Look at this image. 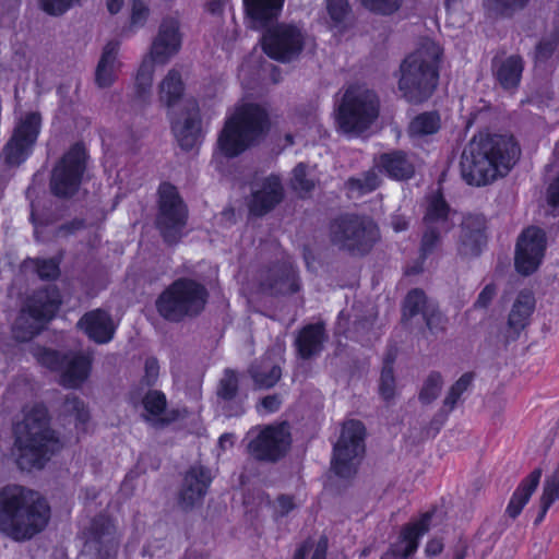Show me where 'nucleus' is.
Listing matches in <instances>:
<instances>
[{
	"label": "nucleus",
	"mask_w": 559,
	"mask_h": 559,
	"mask_svg": "<svg viewBox=\"0 0 559 559\" xmlns=\"http://www.w3.org/2000/svg\"><path fill=\"white\" fill-rule=\"evenodd\" d=\"M520 156L512 136H474L462 154V176L467 183L486 186L506 176Z\"/></svg>",
	"instance_id": "1"
},
{
	"label": "nucleus",
	"mask_w": 559,
	"mask_h": 559,
	"mask_svg": "<svg viewBox=\"0 0 559 559\" xmlns=\"http://www.w3.org/2000/svg\"><path fill=\"white\" fill-rule=\"evenodd\" d=\"M50 508L36 491L10 485L0 491V531L14 540H25L48 524Z\"/></svg>",
	"instance_id": "2"
},
{
	"label": "nucleus",
	"mask_w": 559,
	"mask_h": 559,
	"mask_svg": "<svg viewBox=\"0 0 559 559\" xmlns=\"http://www.w3.org/2000/svg\"><path fill=\"white\" fill-rule=\"evenodd\" d=\"M14 454L21 469L41 468L61 448L59 439L49 427L46 407L34 405L24 408V417L14 427Z\"/></svg>",
	"instance_id": "3"
},
{
	"label": "nucleus",
	"mask_w": 559,
	"mask_h": 559,
	"mask_svg": "<svg viewBox=\"0 0 559 559\" xmlns=\"http://www.w3.org/2000/svg\"><path fill=\"white\" fill-rule=\"evenodd\" d=\"M441 47L424 39L400 66L399 90L411 103H421L431 96L438 85Z\"/></svg>",
	"instance_id": "4"
},
{
	"label": "nucleus",
	"mask_w": 559,
	"mask_h": 559,
	"mask_svg": "<svg viewBox=\"0 0 559 559\" xmlns=\"http://www.w3.org/2000/svg\"><path fill=\"white\" fill-rule=\"evenodd\" d=\"M267 128V114L259 105L242 104L236 107L219 133L218 154L225 157L238 156L257 142Z\"/></svg>",
	"instance_id": "5"
},
{
	"label": "nucleus",
	"mask_w": 559,
	"mask_h": 559,
	"mask_svg": "<svg viewBox=\"0 0 559 559\" xmlns=\"http://www.w3.org/2000/svg\"><path fill=\"white\" fill-rule=\"evenodd\" d=\"M379 114L377 93L365 84H349L336 106L335 124L341 133L358 136L376 122Z\"/></svg>",
	"instance_id": "6"
},
{
	"label": "nucleus",
	"mask_w": 559,
	"mask_h": 559,
	"mask_svg": "<svg viewBox=\"0 0 559 559\" xmlns=\"http://www.w3.org/2000/svg\"><path fill=\"white\" fill-rule=\"evenodd\" d=\"M207 298L209 293L203 284L191 278H179L158 296L156 309L165 320L181 322L199 316Z\"/></svg>",
	"instance_id": "7"
},
{
	"label": "nucleus",
	"mask_w": 559,
	"mask_h": 559,
	"mask_svg": "<svg viewBox=\"0 0 559 559\" xmlns=\"http://www.w3.org/2000/svg\"><path fill=\"white\" fill-rule=\"evenodd\" d=\"M329 238L342 251L352 255H365L379 241L380 233L371 218L344 214L331 221Z\"/></svg>",
	"instance_id": "8"
},
{
	"label": "nucleus",
	"mask_w": 559,
	"mask_h": 559,
	"mask_svg": "<svg viewBox=\"0 0 559 559\" xmlns=\"http://www.w3.org/2000/svg\"><path fill=\"white\" fill-rule=\"evenodd\" d=\"M60 304V294L55 286L34 293L26 300L13 324L14 338L19 342L32 340L53 318Z\"/></svg>",
	"instance_id": "9"
},
{
	"label": "nucleus",
	"mask_w": 559,
	"mask_h": 559,
	"mask_svg": "<svg viewBox=\"0 0 559 559\" xmlns=\"http://www.w3.org/2000/svg\"><path fill=\"white\" fill-rule=\"evenodd\" d=\"M454 212L441 193L427 195L423 216V233L419 252L423 259L433 253L441 243L442 236L454 226Z\"/></svg>",
	"instance_id": "10"
},
{
	"label": "nucleus",
	"mask_w": 559,
	"mask_h": 559,
	"mask_svg": "<svg viewBox=\"0 0 559 559\" xmlns=\"http://www.w3.org/2000/svg\"><path fill=\"white\" fill-rule=\"evenodd\" d=\"M188 210L177 188L163 182L158 188L156 227L168 243L177 242L187 225Z\"/></svg>",
	"instance_id": "11"
},
{
	"label": "nucleus",
	"mask_w": 559,
	"mask_h": 559,
	"mask_svg": "<svg viewBox=\"0 0 559 559\" xmlns=\"http://www.w3.org/2000/svg\"><path fill=\"white\" fill-rule=\"evenodd\" d=\"M364 453L365 427L359 420H347L344 423L341 437L334 445L332 469L343 478L353 476Z\"/></svg>",
	"instance_id": "12"
},
{
	"label": "nucleus",
	"mask_w": 559,
	"mask_h": 559,
	"mask_svg": "<svg viewBox=\"0 0 559 559\" xmlns=\"http://www.w3.org/2000/svg\"><path fill=\"white\" fill-rule=\"evenodd\" d=\"M85 168V148L74 144L52 168L49 183L52 194L58 198L73 195L79 190Z\"/></svg>",
	"instance_id": "13"
},
{
	"label": "nucleus",
	"mask_w": 559,
	"mask_h": 559,
	"mask_svg": "<svg viewBox=\"0 0 559 559\" xmlns=\"http://www.w3.org/2000/svg\"><path fill=\"white\" fill-rule=\"evenodd\" d=\"M257 431L248 444L249 453L254 459L276 462L288 452L292 435L287 423L267 425Z\"/></svg>",
	"instance_id": "14"
},
{
	"label": "nucleus",
	"mask_w": 559,
	"mask_h": 559,
	"mask_svg": "<svg viewBox=\"0 0 559 559\" xmlns=\"http://www.w3.org/2000/svg\"><path fill=\"white\" fill-rule=\"evenodd\" d=\"M37 358L49 369L61 371V384L66 388L81 386L88 378L92 368V357L88 354L71 353L61 358L55 350L43 349Z\"/></svg>",
	"instance_id": "15"
},
{
	"label": "nucleus",
	"mask_w": 559,
	"mask_h": 559,
	"mask_svg": "<svg viewBox=\"0 0 559 559\" xmlns=\"http://www.w3.org/2000/svg\"><path fill=\"white\" fill-rule=\"evenodd\" d=\"M305 37L300 28L292 24H278L265 32L262 46L272 59L286 62L299 56Z\"/></svg>",
	"instance_id": "16"
},
{
	"label": "nucleus",
	"mask_w": 559,
	"mask_h": 559,
	"mask_svg": "<svg viewBox=\"0 0 559 559\" xmlns=\"http://www.w3.org/2000/svg\"><path fill=\"white\" fill-rule=\"evenodd\" d=\"M41 118L37 112H27L16 124L14 132L4 145L2 155L10 166H19L31 154L40 130Z\"/></svg>",
	"instance_id": "17"
},
{
	"label": "nucleus",
	"mask_w": 559,
	"mask_h": 559,
	"mask_svg": "<svg viewBox=\"0 0 559 559\" xmlns=\"http://www.w3.org/2000/svg\"><path fill=\"white\" fill-rule=\"evenodd\" d=\"M546 249V235L537 227H528L519 237L515 269L522 275L534 273L542 263Z\"/></svg>",
	"instance_id": "18"
},
{
	"label": "nucleus",
	"mask_w": 559,
	"mask_h": 559,
	"mask_svg": "<svg viewBox=\"0 0 559 559\" xmlns=\"http://www.w3.org/2000/svg\"><path fill=\"white\" fill-rule=\"evenodd\" d=\"M182 34L179 22L175 17H166L162 21L155 36L148 57L158 64H166L181 49Z\"/></svg>",
	"instance_id": "19"
},
{
	"label": "nucleus",
	"mask_w": 559,
	"mask_h": 559,
	"mask_svg": "<svg viewBox=\"0 0 559 559\" xmlns=\"http://www.w3.org/2000/svg\"><path fill=\"white\" fill-rule=\"evenodd\" d=\"M212 476L207 468L202 465L191 466L183 476L182 485L178 493V504L185 510H191L203 502Z\"/></svg>",
	"instance_id": "20"
},
{
	"label": "nucleus",
	"mask_w": 559,
	"mask_h": 559,
	"mask_svg": "<svg viewBox=\"0 0 559 559\" xmlns=\"http://www.w3.org/2000/svg\"><path fill=\"white\" fill-rule=\"evenodd\" d=\"M201 116L194 99L186 102L182 112L173 122V132L183 150L193 148L202 139Z\"/></svg>",
	"instance_id": "21"
},
{
	"label": "nucleus",
	"mask_w": 559,
	"mask_h": 559,
	"mask_svg": "<svg viewBox=\"0 0 559 559\" xmlns=\"http://www.w3.org/2000/svg\"><path fill=\"white\" fill-rule=\"evenodd\" d=\"M432 513L426 512L419 519L406 524L397 540L391 546L390 552L381 559H388L390 555L401 558L413 555L418 548L419 539L429 531Z\"/></svg>",
	"instance_id": "22"
},
{
	"label": "nucleus",
	"mask_w": 559,
	"mask_h": 559,
	"mask_svg": "<svg viewBox=\"0 0 559 559\" xmlns=\"http://www.w3.org/2000/svg\"><path fill=\"white\" fill-rule=\"evenodd\" d=\"M432 513L426 512L419 519L406 524L397 540L391 546L390 552L381 559H388L390 555L401 558L413 555L418 548L419 539L429 531Z\"/></svg>",
	"instance_id": "23"
},
{
	"label": "nucleus",
	"mask_w": 559,
	"mask_h": 559,
	"mask_svg": "<svg viewBox=\"0 0 559 559\" xmlns=\"http://www.w3.org/2000/svg\"><path fill=\"white\" fill-rule=\"evenodd\" d=\"M284 197L281 179L271 175L264 178L252 191L249 203L250 213L262 216L273 210Z\"/></svg>",
	"instance_id": "24"
},
{
	"label": "nucleus",
	"mask_w": 559,
	"mask_h": 559,
	"mask_svg": "<svg viewBox=\"0 0 559 559\" xmlns=\"http://www.w3.org/2000/svg\"><path fill=\"white\" fill-rule=\"evenodd\" d=\"M260 287L270 295L294 294L299 290V281L292 265H275L260 273Z\"/></svg>",
	"instance_id": "25"
},
{
	"label": "nucleus",
	"mask_w": 559,
	"mask_h": 559,
	"mask_svg": "<svg viewBox=\"0 0 559 559\" xmlns=\"http://www.w3.org/2000/svg\"><path fill=\"white\" fill-rule=\"evenodd\" d=\"M418 313H421L427 328L431 332L443 330L444 318L435 307L429 304L421 289H412L404 301L403 316L405 318H412Z\"/></svg>",
	"instance_id": "26"
},
{
	"label": "nucleus",
	"mask_w": 559,
	"mask_h": 559,
	"mask_svg": "<svg viewBox=\"0 0 559 559\" xmlns=\"http://www.w3.org/2000/svg\"><path fill=\"white\" fill-rule=\"evenodd\" d=\"M90 550L97 551L105 558H111L117 552L118 539L114 523L105 518H96L91 526V535L86 540Z\"/></svg>",
	"instance_id": "27"
},
{
	"label": "nucleus",
	"mask_w": 559,
	"mask_h": 559,
	"mask_svg": "<svg viewBox=\"0 0 559 559\" xmlns=\"http://www.w3.org/2000/svg\"><path fill=\"white\" fill-rule=\"evenodd\" d=\"M78 326L81 328L91 340L99 344L111 341L116 330L110 314L102 309L85 313L78 322Z\"/></svg>",
	"instance_id": "28"
},
{
	"label": "nucleus",
	"mask_w": 559,
	"mask_h": 559,
	"mask_svg": "<svg viewBox=\"0 0 559 559\" xmlns=\"http://www.w3.org/2000/svg\"><path fill=\"white\" fill-rule=\"evenodd\" d=\"M485 217L481 215L466 216L461 226L460 252L463 255H478L481 247L486 243Z\"/></svg>",
	"instance_id": "29"
},
{
	"label": "nucleus",
	"mask_w": 559,
	"mask_h": 559,
	"mask_svg": "<svg viewBox=\"0 0 559 559\" xmlns=\"http://www.w3.org/2000/svg\"><path fill=\"white\" fill-rule=\"evenodd\" d=\"M119 41H108L102 52L95 71V82L98 87H109L117 80L121 62L118 60Z\"/></svg>",
	"instance_id": "30"
},
{
	"label": "nucleus",
	"mask_w": 559,
	"mask_h": 559,
	"mask_svg": "<svg viewBox=\"0 0 559 559\" xmlns=\"http://www.w3.org/2000/svg\"><path fill=\"white\" fill-rule=\"evenodd\" d=\"M535 309V298L532 292L522 290L512 305L508 319V328L511 338H516L520 332L528 324Z\"/></svg>",
	"instance_id": "31"
},
{
	"label": "nucleus",
	"mask_w": 559,
	"mask_h": 559,
	"mask_svg": "<svg viewBox=\"0 0 559 559\" xmlns=\"http://www.w3.org/2000/svg\"><path fill=\"white\" fill-rule=\"evenodd\" d=\"M255 389H271L282 378V368L278 359L270 354L253 362L248 370Z\"/></svg>",
	"instance_id": "32"
},
{
	"label": "nucleus",
	"mask_w": 559,
	"mask_h": 559,
	"mask_svg": "<svg viewBox=\"0 0 559 559\" xmlns=\"http://www.w3.org/2000/svg\"><path fill=\"white\" fill-rule=\"evenodd\" d=\"M285 0H243L246 12L254 28H263L276 20Z\"/></svg>",
	"instance_id": "33"
},
{
	"label": "nucleus",
	"mask_w": 559,
	"mask_h": 559,
	"mask_svg": "<svg viewBox=\"0 0 559 559\" xmlns=\"http://www.w3.org/2000/svg\"><path fill=\"white\" fill-rule=\"evenodd\" d=\"M523 70L524 60L519 55L493 62V75L504 90H514L519 86Z\"/></svg>",
	"instance_id": "34"
},
{
	"label": "nucleus",
	"mask_w": 559,
	"mask_h": 559,
	"mask_svg": "<svg viewBox=\"0 0 559 559\" xmlns=\"http://www.w3.org/2000/svg\"><path fill=\"white\" fill-rule=\"evenodd\" d=\"M377 167L397 180L408 179L415 171L413 163L401 151L382 154L377 160Z\"/></svg>",
	"instance_id": "35"
},
{
	"label": "nucleus",
	"mask_w": 559,
	"mask_h": 559,
	"mask_svg": "<svg viewBox=\"0 0 559 559\" xmlns=\"http://www.w3.org/2000/svg\"><path fill=\"white\" fill-rule=\"evenodd\" d=\"M325 331L322 323L309 324L298 334L296 345L300 357L308 359L318 355L325 341Z\"/></svg>",
	"instance_id": "36"
},
{
	"label": "nucleus",
	"mask_w": 559,
	"mask_h": 559,
	"mask_svg": "<svg viewBox=\"0 0 559 559\" xmlns=\"http://www.w3.org/2000/svg\"><path fill=\"white\" fill-rule=\"evenodd\" d=\"M540 477L542 469L536 468L521 481L516 490L513 492L507 507L506 511L509 516L515 519L521 513L524 506L528 502L532 493L537 488Z\"/></svg>",
	"instance_id": "37"
},
{
	"label": "nucleus",
	"mask_w": 559,
	"mask_h": 559,
	"mask_svg": "<svg viewBox=\"0 0 559 559\" xmlns=\"http://www.w3.org/2000/svg\"><path fill=\"white\" fill-rule=\"evenodd\" d=\"M441 128V118L437 111H426L412 119L407 127L408 136L416 143L426 141Z\"/></svg>",
	"instance_id": "38"
},
{
	"label": "nucleus",
	"mask_w": 559,
	"mask_h": 559,
	"mask_svg": "<svg viewBox=\"0 0 559 559\" xmlns=\"http://www.w3.org/2000/svg\"><path fill=\"white\" fill-rule=\"evenodd\" d=\"M143 407L145 409V419L154 425H164L170 421L165 417L167 401L163 392L153 390L143 397Z\"/></svg>",
	"instance_id": "39"
},
{
	"label": "nucleus",
	"mask_w": 559,
	"mask_h": 559,
	"mask_svg": "<svg viewBox=\"0 0 559 559\" xmlns=\"http://www.w3.org/2000/svg\"><path fill=\"white\" fill-rule=\"evenodd\" d=\"M183 94V83L180 73L171 69L158 86L159 100L167 107L174 106Z\"/></svg>",
	"instance_id": "40"
},
{
	"label": "nucleus",
	"mask_w": 559,
	"mask_h": 559,
	"mask_svg": "<svg viewBox=\"0 0 559 559\" xmlns=\"http://www.w3.org/2000/svg\"><path fill=\"white\" fill-rule=\"evenodd\" d=\"M155 64H157L156 61L146 56L135 76V93L138 98L143 102L151 95Z\"/></svg>",
	"instance_id": "41"
},
{
	"label": "nucleus",
	"mask_w": 559,
	"mask_h": 559,
	"mask_svg": "<svg viewBox=\"0 0 559 559\" xmlns=\"http://www.w3.org/2000/svg\"><path fill=\"white\" fill-rule=\"evenodd\" d=\"M559 499V466L548 476L544 483L540 497V511L536 522L543 521L550 506Z\"/></svg>",
	"instance_id": "42"
},
{
	"label": "nucleus",
	"mask_w": 559,
	"mask_h": 559,
	"mask_svg": "<svg viewBox=\"0 0 559 559\" xmlns=\"http://www.w3.org/2000/svg\"><path fill=\"white\" fill-rule=\"evenodd\" d=\"M22 269L35 272L41 280H56L60 274L59 262L55 259H26Z\"/></svg>",
	"instance_id": "43"
},
{
	"label": "nucleus",
	"mask_w": 559,
	"mask_h": 559,
	"mask_svg": "<svg viewBox=\"0 0 559 559\" xmlns=\"http://www.w3.org/2000/svg\"><path fill=\"white\" fill-rule=\"evenodd\" d=\"M530 0H484L483 5L492 16L511 17L523 10Z\"/></svg>",
	"instance_id": "44"
},
{
	"label": "nucleus",
	"mask_w": 559,
	"mask_h": 559,
	"mask_svg": "<svg viewBox=\"0 0 559 559\" xmlns=\"http://www.w3.org/2000/svg\"><path fill=\"white\" fill-rule=\"evenodd\" d=\"M238 390L239 378L237 372L233 369H225L217 385V397L225 402H230L237 396Z\"/></svg>",
	"instance_id": "45"
},
{
	"label": "nucleus",
	"mask_w": 559,
	"mask_h": 559,
	"mask_svg": "<svg viewBox=\"0 0 559 559\" xmlns=\"http://www.w3.org/2000/svg\"><path fill=\"white\" fill-rule=\"evenodd\" d=\"M380 185V178L374 169L364 173L358 178H350L347 181L348 189L358 194H366L376 190Z\"/></svg>",
	"instance_id": "46"
},
{
	"label": "nucleus",
	"mask_w": 559,
	"mask_h": 559,
	"mask_svg": "<svg viewBox=\"0 0 559 559\" xmlns=\"http://www.w3.org/2000/svg\"><path fill=\"white\" fill-rule=\"evenodd\" d=\"M62 411L64 415L74 417L76 429L84 430L83 426L87 423L90 414L82 401L75 396L67 397L62 405Z\"/></svg>",
	"instance_id": "47"
},
{
	"label": "nucleus",
	"mask_w": 559,
	"mask_h": 559,
	"mask_svg": "<svg viewBox=\"0 0 559 559\" xmlns=\"http://www.w3.org/2000/svg\"><path fill=\"white\" fill-rule=\"evenodd\" d=\"M442 377L438 372H431L424 382L419 393V400L424 404H429L435 401L442 386Z\"/></svg>",
	"instance_id": "48"
},
{
	"label": "nucleus",
	"mask_w": 559,
	"mask_h": 559,
	"mask_svg": "<svg viewBox=\"0 0 559 559\" xmlns=\"http://www.w3.org/2000/svg\"><path fill=\"white\" fill-rule=\"evenodd\" d=\"M379 391L381 396L389 401L395 394V379L391 361H386L381 371Z\"/></svg>",
	"instance_id": "49"
},
{
	"label": "nucleus",
	"mask_w": 559,
	"mask_h": 559,
	"mask_svg": "<svg viewBox=\"0 0 559 559\" xmlns=\"http://www.w3.org/2000/svg\"><path fill=\"white\" fill-rule=\"evenodd\" d=\"M360 3L373 13L390 15L401 7L402 0H360Z\"/></svg>",
	"instance_id": "50"
},
{
	"label": "nucleus",
	"mask_w": 559,
	"mask_h": 559,
	"mask_svg": "<svg viewBox=\"0 0 559 559\" xmlns=\"http://www.w3.org/2000/svg\"><path fill=\"white\" fill-rule=\"evenodd\" d=\"M81 0H38L39 7L49 15H61Z\"/></svg>",
	"instance_id": "51"
},
{
	"label": "nucleus",
	"mask_w": 559,
	"mask_h": 559,
	"mask_svg": "<svg viewBox=\"0 0 559 559\" xmlns=\"http://www.w3.org/2000/svg\"><path fill=\"white\" fill-rule=\"evenodd\" d=\"M292 187L300 193H308L313 189V181L306 178V166L304 164H298L294 168Z\"/></svg>",
	"instance_id": "52"
},
{
	"label": "nucleus",
	"mask_w": 559,
	"mask_h": 559,
	"mask_svg": "<svg viewBox=\"0 0 559 559\" xmlns=\"http://www.w3.org/2000/svg\"><path fill=\"white\" fill-rule=\"evenodd\" d=\"M330 17L336 23H343L350 13L347 0H328L326 5Z\"/></svg>",
	"instance_id": "53"
},
{
	"label": "nucleus",
	"mask_w": 559,
	"mask_h": 559,
	"mask_svg": "<svg viewBox=\"0 0 559 559\" xmlns=\"http://www.w3.org/2000/svg\"><path fill=\"white\" fill-rule=\"evenodd\" d=\"M282 405V397L278 394H271L262 397L255 408L259 414L266 415L275 413Z\"/></svg>",
	"instance_id": "54"
},
{
	"label": "nucleus",
	"mask_w": 559,
	"mask_h": 559,
	"mask_svg": "<svg viewBox=\"0 0 559 559\" xmlns=\"http://www.w3.org/2000/svg\"><path fill=\"white\" fill-rule=\"evenodd\" d=\"M159 373V365L156 358L150 357L145 361V374L143 380L146 385L151 386L155 383Z\"/></svg>",
	"instance_id": "55"
},
{
	"label": "nucleus",
	"mask_w": 559,
	"mask_h": 559,
	"mask_svg": "<svg viewBox=\"0 0 559 559\" xmlns=\"http://www.w3.org/2000/svg\"><path fill=\"white\" fill-rule=\"evenodd\" d=\"M496 296V286L493 284H488L484 287V289L479 293L475 304H474V307L475 308H487L493 297Z\"/></svg>",
	"instance_id": "56"
},
{
	"label": "nucleus",
	"mask_w": 559,
	"mask_h": 559,
	"mask_svg": "<svg viewBox=\"0 0 559 559\" xmlns=\"http://www.w3.org/2000/svg\"><path fill=\"white\" fill-rule=\"evenodd\" d=\"M147 15V9L140 0H133L131 22L134 25L142 24Z\"/></svg>",
	"instance_id": "57"
},
{
	"label": "nucleus",
	"mask_w": 559,
	"mask_h": 559,
	"mask_svg": "<svg viewBox=\"0 0 559 559\" xmlns=\"http://www.w3.org/2000/svg\"><path fill=\"white\" fill-rule=\"evenodd\" d=\"M555 51V45L551 41H542L536 47V60L544 62L552 56Z\"/></svg>",
	"instance_id": "58"
},
{
	"label": "nucleus",
	"mask_w": 559,
	"mask_h": 559,
	"mask_svg": "<svg viewBox=\"0 0 559 559\" xmlns=\"http://www.w3.org/2000/svg\"><path fill=\"white\" fill-rule=\"evenodd\" d=\"M474 374L471 372L464 373L461 378L451 386L460 395H462L472 384Z\"/></svg>",
	"instance_id": "59"
},
{
	"label": "nucleus",
	"mask_w": 559,
	"mask_h": 559,
	"mask_svg": "<svg viewBox=\"0 0 559 559\" xmlns=\"http://www.w3.org/2000/svg\"><path fill=\"white\" fill-rule=\"evenodd\" d=\"M390 223L393 230L396 233L404 231L409 226V221L404 215L397 213L391 216Z\"/></svg>",
	"instance_id": "60"
},
{
	"label": "nucleus",
	"mask_w": 559,
	"mask_h": 559,
	"mask_svg": "<svg viewBox=\"0 0 559 559\" xmlns=\"http://www.w3.org/2000/svg\"><path fill=\"white\" fill-rule=\"evenodd\" d=\"M277 504H278V509H280V512L282 515L287 514L295 508V502H294L293 497L285 496V495L280 496L277 498Z\"/></svg>",
	"instance_id": "61"
},
{
	"label": "nucleus",
	"mask_w": 559,
	"mask_h": 559,
	"mask_svg": "<svg viewBox=\"0 0 559 559\" xmlns=\"http://www.w3.org/2000/svg\"><path fill=\"white\" fill-rule=\"evenodd\" d=\"M548 202L552 206H559V177L548 188Z\"/></svg>",
	"instance_id": "62"
},
{
	"label": "nucleus",
	"mask_w": 559,
	"mask_h": 559,
	"mask_svg": "<svg viewBox=\"0 0 559 559\" xmlns=\"http://www.w3.org/2000/svg\"><path fill=\"white\" fill-rule=\"evenodd\" d=\"M328 539L321 537L317 544V547L311 556V559H326Z\"/></svg>",
	"instance_id": "63"
},
{
	"label": "nucleus",
	"mask_w": 559,
	"mask_h": 559,
	"mask_svg": "<svg viewBox=\"0 0 559 559\" xmlns=\"http://www.w3.org/2000/svg\"><path fill=\"white\" fill-rule=\"evenodd\" d=\"M461 395L452 388H450L444 401L443 406L448 409V412H451L456 403L459 402Z\"/></svg>",
	"instance_id": "64"
}]
</instances>
